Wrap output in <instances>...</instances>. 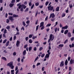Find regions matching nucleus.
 Instances as JSON below:
<instances>
[{
  "instance_id": "45",
  "label": "nucleus",
  "mask_w": 74,
  "mask_h": 74,
  "mask_svg": "<svg viewBox=\"0 0 74 74\" xmlns=\"http://www.w3.org/2000/svg\"><path fill=\"white\" fill-rule=\"evenodd\" d=\"M9 22H10V21H9V19H7L6 20V23H9Z\"/></svg>"
},
{
  "instance_id": "53",
  "label": "nucleus",
  "mask_w": 74,
  "mask_h": 74,
  "mask_svg": "<svg viewBox=\"0 0 74 74\" xmlns=\"http://www.w3.org/2000/svg\"><path fill=\"white\" fill-rule=\"evenodd\" d=\"M39 65H40V63H38L36 64V66H39Z\"/></svg>"
},
{
  "instance_id": "9",
  "label": "nucleus",
  "mask_w": 74,
  "mask_h": 74,
  "mask_svg": "<svg viewBox=\"0 0 74 74\" xmlns=\"http://www.w3.org/2000/svg\"><path fill=\"white\" fill-rule=\"evenodd\" d=\"M50 16H51V18H55V14H54V13H53L52 14H50Z\"/></svg>"
},
{
  "instance_id": "50",
  "label": "nucleus",
  "mask_w": 74,
  "mask_h": 74,
  "mask_svg": "<svg viewBox=\"0 0 74 74\" xmlns=\"http://www.w3.org/2000/svg\"><path fill=\"white\" fill-rule=\"evenodd\" d=\"M19 72V70H17L15 74H17Z\"/></svg>"
},
{
  "instance_id": "41",
  "label": "nucleus",
  "mask_w": 74,
  "mask_h": 74,
  "mask_svg": "<svg viewBox=\"0 0 74 74\" xmlns=\"http://www.w3.org/2000/svg\"><path fill=\"white\" fill-rule=\"evenodd\" d=\"M44 56H45V54L44 53L42 54L41 56V57L42 58H44Z\"/></svg>"
},
{
  "instance_id": "1",
  "label": "nucleus",
  "mask_w": 74,
  "mask_h": 74,
  "mask_svg": "<svg viewBox=\"0 0 74 74\" xmlns=\"http://www.w3.org/2000/svg\"><path fill=\"white\" fill-rule=\"evenodd\" d=\"M7 66H9L10 67H11V69H14V66L13 65V62H10L8 63Z\"/></svg>"
},
{
  "instance_id": "61",
  "label": "nucleus",
  "mask_w": 74,
  "mask_h": 74,
  "mask_svg": "<svg viewBox=\"0 0 74 74\" xmlns=\"http://www.w3.org/2000/svg\"><path fill=\"white\" fill-rule=\"evenodd\" d=\"M48 48H49V50H49V51H50V49H51V46H49Z\"/></svg>"
},
{
  "instance_id": "39",
  "label": "nucleus",
  "mask_w": 74,
  "mask_h": 74,
  "mask_svg": "<svg viewBox=\"0 0 74 74\" xmlns=\"http://www.w3.org/2000/svg\"><path fill=\"white\" fill-rule=\"evenodd\" d=\"M20 60H21V58H18L17 60L18 62H20Z\"/></svg>"
},
{
  "instance_id": "25",
  "label": "nucleus",
  "mask_w": 74,
  "mask_h": 74,
  "mask_svg": "<svg viewBox=\"0 0 74 74\" xmlns=\"http://www.w3.org/2000/svg\"><path fill=\"white\" fill-rule=\"evenodd\" d=\"M29 42L30 44H31V43H32V42H33V41H32V39H29Z\"/></svg>"
},
{
  "instance_id": "63",
  "label": "nucleus",
  "mask_w": 74,
  "mask_h": 74,
  "mask_svg": "<svg viewBox=\"0 0 74 74\" xmlns=\"http://www.w3.org/2000/svg\"><path fill=\"white\" fill-rule=\"evenodd\" d=\"M27 4V1H25L24 3V5H26Z\"/></svg>"
},
{
  "instance_id": "31",
  "label": "nucleus",
  "mask_w": 74,
  "mask_h": 74,
  "mask_svg": "<svg viewBox=\"0 0 74 74\" xmlns=\"http://www.w3.org/2000/svg\"><path fill=\"white\" fill-rule=\"evenodd\" d=\"M32 37H33V35H32V34L29 35V38H32Z\"/></svg>"
},
{
  "instance_id": "42",
  "label": "nucleus",
  "mask_w": 74,
  "mask_h": 74,
  "mask_svg": "<svg viewBox=\"0 0 74 74\" xmlns=\"http://www.w3.org/2000/svg\"><path fill=\"white\" fill-rule=\"evenodd\" d=\"M49 3V2H48V1H47V2H46L45 3L46 5V6L48 5V4Z\"/></svg>"
},
{
  "instance_id": "34",
  "label": "nucleus",
  "mask_w": 74,
  "mask_h": 74,
  "mask_svg": "<svg viewBox=\"0 0 74 74\" xmlns=\"http://www.w3.org/2000/svg\"><path fill=\"white\" fill-rule=\"evenodd\" d=\"M38 57L37 56V57L36 58L35 60H34V62H36V60H38Z\"/></svg>"
},
{
  "instance_id": "32",
  "label": "nucleus",
  "mask_w": 74,
  "mask_h": 74,
  "mask_svg": "<svg viewBox=\"0 0 74 74\" xmlns=\"http://www.w3.org/2000/svg\"><path fill=\"white\" fill-rule=\"evenodd\" d=\"M3 33L4 34H6V33H7V29H5Z\"/></svg>"
},
{
  "instance_id": "7",
  "label": "nucleus",
  "mask_w": 74,
  "mask_h": 74,
  "mask_svg": "<svg viewBox=\"0 0 74 74\" xmlns=\"http://www.w3.org/2000/svg\"><path fill=\"white\" fill-rule=\"evenodd\" d=\"M63 66H64V62L63 61H62L60 63V67H63Z\"/></svg>"
},
{
  "instance_id": "58",
  "label": "nucleus",
  "mask_w": 74,
  "mask_h": 74,
  "mask_svg": "<svg viewBox=\"0 0 74 74\" xmlns=\"http://www.w3.org/2000/svg\"><path fill=\"white\" fill-rule=\"evenodd\" d=\"M55 18H54L53 19H52L51 20V21H52V22L54 21H55Z\"/></svg>"
},
{
  "instance_id": "51",
  "label": "nucleus",
  "mask_w": 74,
  "mask_h": 74,
  "mask_svg": "<svg viewBox=\"0 0 74 74\" xmlns=\"http://www.w3.org/2000/svg\"><path fill=\"white\" fill-rule=\"evenodd\" d=\"M34 50L35 51H37V48L36 47H34Z\"/></svg>"
},
{
  "instance_id": "49",
  "label": "nucleus",
  "mask_w": 74,
  "mask_h": 74,
  "mask_svg": "<svg viewBox=\"0 0 74 74\" xmlns=\"http://www.w3.org/2000/svg\"><path fill=\"white\" fill-rule=\"evenodd\" d=\"M3 37H4L5 38H6V36H5V34H3Z\"/></svg>"
},
{
  "instance_id": "30",
  "label": "nucleus",
  "mask_w": 74,
  "mask_h": 74,
  "mask_svg": "<svg viewBox=\"0 0 74 74\" xmlns=\"http://www.w3.org/2000/svg\"><path fill=\"white\" fill-rule=\"evenodd\" d=\"M67 42H68V39H66L64 43L65 44H66Z\"/></svg>"
},
{
  "instance_id": "56",
  "label": "nucleus",
  "mask_w": 74,
  "mask_h": 74,
  "mask_svg": "<svg viewBox=\"0 0 74 74\" xmlns=\"http://www.w3.org/2000/svg\"><path fill=\"white\" fill-rule=\"evenodd\" d=\"M66 15V14H63L62 15V17H64V16H65Z\"/></svg>"
},
{
  "instance_id": "27",
  "label": "nucleus",
  "mask_w": 74,
  "mask_h": 74,
  "mask_svg": "<svg viewBox=\"0 0 74 74\" xmlns=\"http://www.w3.org/2000/svg\"><path fill=\"white\" fill-rule=\"evenodd\" d=\"M38 27H39V25H38L36 27V31H37L38 29Z\"/></svg>"
},
{
  "instance_id": "55",
  "label": "nucleus",
  "mask_w": 74,
  "mask_h": 74,
  "mask_svg": "<svg viewBox=\"0 0 74 74\" xmlns=\"http://www.w3.org/2000/svg\"><path fill=\"white\" fill-rule=\"evenodd\" d=\"M29 6H30L32 5V3L31 2H30L29 3Z\"/></svg>"
},
{
  "instance_id": "10",
  "label": "nucleus",
  "mask_w": 74,
  "mask_h": 74,
  "mask_svg": "<svg viewBox=\"0 0 74 74\" xmlns=\"http://www.w3.org/2000/svg\"><path fill=\"white\" fill-rule=\"evenodd\" d=\"M23 53L24 56H25V55L26 54V50H25L23 51Z\"/></svg>"
},
{
  "instance_id": "47",
  "label": "nucleus",
  "mask_w": 74,
  "mask_h": 74,
  "mask_svg": "<svg viewBox=\"0 0 74 74\" xmlns=\"http://www.w3.org/2000/svg\"><path fill=\"white\" fill-rule=\"evenodd\" d=\"M18 67L17 66L15 68V71H16L17 70H18Z\"/></svg>"
},
{
  "instance_id": "26",
  "label": "nucleus",
  "mask_w": 74,
  "mask_h": 74,
  "mask_svg": "<svg viewBox=\"0 0 74 74\" xmlns=\"http://www.w3.org/2000/svg\"><path fill=\"white\" fill-rule=\"evenodd\" d=\"M29 11V8H27L25 10V12H27Z\"/></svg>"
},
{
  "instance_id": "33",
  "label": "nucleus",
  "mask_w": 74,
  "mask_h": 74,
  "mask_svg": "<svg viewBox=\"0 0 74 74\" xmlns=\"http://www.w3.org/2000/svg\"><path fill=\"white\" fill-rule=\"evenodd\" d=\"M58 30V27L55 28L54 29V31L55 32H56Z\"/></svg>"
},
{
  "instance_id": "36",
  "label": "nucleus",
  "mask_w": 74,
  "mask_h": 74,
  "mask_svg": "<svg viewBox=\"0 0 74 74\" xmlns=\"http://www.w3.org/2000/svg\"><path fill=\"white\" fill-rule=\"evenodd\" d=\"M39 5V3L38 2L36 3L35 4V5L36 6H38Z\"/></svg>"
},
{
  "instance_id": "6",
  "label": "nucleus",
  "mask_w": 74,
  "mask_h": 74,
  "mask_svg": "<svg viewBox=\"0 0 74 74\" xmlns=\"http://www.w3.org/2000/svg\"><path fill=\"white\" fill-rule=\"evenodd\" d=\"M20 44V42L19 41V40H17L16 42V46L17 47H18V46L19 45V44Z\"/></svg>"
},
{
  "instance_id": "11",
  "label": "nucleus",
  "mask_w": 74,
  "mask_h": 74,
  "mask_svg": "<svg viewBox=\"0 0 74 74\" xmlns=\"http://www.w3.org/2000/svg\"><path fill=\"white\" fill-rule=\"evenodd\" d=\"M44 22H42L40 23V27H42V26H44Z\"/></svg>"
},
{
  "instance_id": "38",
  "label": "nucleus",
  "mask_w": 74,
  "mask_h": 74,
  "mask_svg": "<svg viewBox=\"0 0 74 74\" xmlns=\"http://www.w3.org/2000/svg\"><path fill=\"white\" fill-rule=\"evenodd\" d=\"M22 6V5H20L18 6V8L19 9H21V7Z\"/></svg>"
},
{
  "instance_id": "54",
  "label": "nucleus",
  "mask_w": 74,
  "mask_h": 74,
  "mask_svg": "<svg viewBox=\"0 0 74 74\" xmlns=\"http://www.w3.org/2000/svg\"><path fill=\"white\" fill-rule=\"evenodd\" d=\"M26 23L27 24H28V23H30V21H29V20L27 21H26Z\"/></svg>"
},
{
  "instance_id": "37",
  "label": "nucleus",
  "mask_w": 74,
  "mask_h": 74,
  "mask_svg": "<svg viewBox=\"0 0 74 74\" xmlns=\"http://www.w3.org/2000/svg\"><path fill=\"white\" fill-rule=\"evenodd\" d=\"M15 3V0H12L11 3Z\"/></svg>"
},
{
  "instance_id": "28",
  "label": "nucleus",
  "mask_w": 74,
  "mask_h": 74,
  "mask_svg": "<svg viewBox=\"0 0 74 74\" xmlns=\"http://www.w3.org/2000/svg\"><path fill=\"white\" fill-rule=\"evenodd\" d=\"M59 47H63L64 46L63 44H60L59 45Z\"/></svg>"
},
{
  "instance_id": "62",
  "label": "nucleus",
  "mask_w": 74,
  "mask_h": 74,
  "mask_svg": "<svg viewBox=\"0 0 74 74\" xmlns=\"http://www.w3.org/2000/svg\"><path fill=\"white\" fill-rule=\"evenodd\" d=\"M39 8H40L41 9V8H42V7H43V5H40L39 6Z\"/></svg>"
},
{
  "instance_id": "40",
  "label": "nucleus",
  "mask_w": 74,
  "mask_h": 74,
  "mask_svg": "<svg viewBox=\"0 0 74 74\" xmlns=\"http://www.w3.org/2000/svg\"><path fill=\"white\" fill-rule=\"evenodd\" d=\"M38 12V11H36V14H35L36 17L37 16V15Z\"/></svg>"
},
{
  "instance_id": "5",
  "label": "nucleus",
  "mask_w": 74,
  "mask_h": 74,
  "mask_svg": "<svg viewBox=\"0 0 74 74\" xmlns=\"http://www.w3.org/2000/svg\"><path fill=\"white\" fill-rule=\"evenodd\" d=\"M9 19L10 20H11V21L13 22L14 21V19L13 18V17L12 16H10L9 17Z\"/></svg>"
},
{
  "instance_id": "52",
  "label": "nucleus",
  "mask_w": 74,
  "mask_h": 74,
  "mask_svg": "<svg viewBox=\"0 0 74 74\" xmlns=\"http://www.w3.org/2000/svg\"><path fill=\"white\" fill-rule=\"evenodd\" d=\"M43 49V48H42V47H41L39 48V51H41V50H42V49Z\"/></svg>"
},
{
  "instance_id": "8",
  "label": "nucleus",
  "mask_w": 74,
  "mask_h": 74,
  "mask_svg": "<svg viewBox=\"0 0 74 74\" xmlns=\"http://www.w3.org/2000/svg\"><path fill=\"white\" fill-rule=\"evenodd\" d=\"M68 28V26L66 25V26L64 27H62V29H67Z\"/></svg>"
},
{
  "instance_id": "59",
  "label": "nucleus",
  "mask_w": 74,
  "mask_h": 74,
  "mask_svg": "<svg viewBox=\"0 0 74 74\" xmlns=\"http://www.w3.org/2000/svg\"><path fill=\"white\" fill-rule=\"evenodd\" d=\"M20 11L22 12L23 11V8H22L21 9Z\"/></svg>"
},
{
  "instance_id": "16",
  "label": "nucleus",
  "mask_w": 74,
  "mask_h": 74,
  "mask_svg": "<svg viewBox=\"0 0 74 74\" xmlns=\"http://www.w3.org/2000/svg\"><path fill=\"white\" fill-rule=\"evenodd\" d=\"M69 32V31L68 30L66 29V30L64 32V34H67V33Z\"/></svg>"
},
{
  "instance_id": "17",
  "label": "nucleus",
  "mask_w": 74,
  "mask_h": 74,
  "mask_svg": "<svg viewBox=\"0 0 74 74\" xmlns=\"http://www.w3.org/2000/svg\"><path fill=\"white\" fill-rule=\"evenodd\" d=\"M68 35L69 37H71V33L70 32H68Z\"/></svg>"
},
{
  "instance_id": "3",
  "label": "nucleus",
  "mask_w": 74,
  "mask_h": 74,
  "mask_svg": "<svg viewBox=\"0 0 74 74\" xmlns=\"http://www.w3.org/2000/svg\"><path fill=\"white\" fill-rule=\"evenodd\" d=\"M47 52L48 53L46 54L45 58H49V55L51 54V52H49V50H48L47 51Z\"/></svg>"
},
{
  "instance_id": "14",
  "label": "nucleus",
  "mask_w": 74,
  "mask_h": 74,
  "mask_svg": "<svg viewBox=\"0 0 74 74\" xmlns=\"http://www.w3.org/2000/svg\"><path fill=\"white\" fill-rule=\"evenodd\" d=\"M59 7H57L55 9V11H59Z\"/></svg>"
},
{
  "instance_id": "48",
  "label": "nucleus",
  "mask_w": 74,
  "mask_h": 74,
  "mask_svg": "<svg viewBox=\"0 0 74 74\" xmlns=\"http://www.w3.org/2000/svg\"><path fill=\"white\" fill-rule=\"evenodd\" d=\"M34 4H33L32 6L31 7V9H33V8L34 7Z\"/></svg>"
},
{
  "instance_id": "60",
  "label": "nucleus",
  "mask_w": 74,
  "mask_h": 74,
  "mask_svg": "<svg viewBox=\"0 0 74 74\" xmlns=\"http://www.w3.org/2000/svg\"><path fill=\"white\" fill-rule=\"evenodd\" d=\"M28 38H29V37H26L25 38L26 41H27V40H28Z\"/></svg>"
},
{
  "instance_id": "4",
  "label": "nucleus",
  "mask_w": 74,
  "mask_h": 74,
  "mask_svg": "<svg viewBox=\"0 0 74 74\" xmlns=\"http://www.w3.org/2000/svg\"><path fill=\"white\" fill-rule=\"evenodd\" d=\"M47 8L49 11H52L53 9V7L52 6V5H51L48 6Z\"/></svg>"
},
{
  "instance_id": "19",
  "label": "nucleus",
  "mask_w": 74,
  "mask_h": 74,
  "mask_svg": "<svg viewBox=\"0 0 74 74\" xmlns=\"http://www.w3.org/2000/svg\"><path fill=\"white\" fill-rule=\"evenodd\" d=\"M67 63H68V61L67 60H66L65 61V64L66 65V66H67Z\"/></svg>"
},
{
  "instance_id": "22",
  "label": "nucleus",
  "mask_w": 74,
  "mask_h": 74,
  "mask_svg": "<svg viewBox=\"0 0 74 74\" xmlns=\"http://www.w3.org/2000/svg\"><path fill=\"white\" fill-rule=\"evenodd\" d=\"M73 5H72V4H69L70 8H73Z\"/></svg>"
},
{
  "instance_id": "64",
  "label": "nucleus",
  "mask_w": 74,
  "mask_h": 74,
  "mask_svg": "<svg viewBox=\"0 0 74 74\" xmlns=\"http://www.w3.org/2000/svg\"><path fill=\"white\" fill-rule=\"evenodd\" d=\"M48 16H47L45 18V21H47L48 19Z\"/></svg>"
},
{
  "instance_id": "15",
  "label": "nucleus",
  "mask_w": 74,
  "mask_h": 74,
  "mask_svg": "<svg viewBox=\"0 0 74 74\" xmlns=\"http://www.w3.org/2000/svg\"><path fill=\"white\" fill-rule=\"evenodd\" d=\"M6 29H8V31H10V26H8L6 27Z\"/></svg>"
},
{
  "instance_id": "18",
  "label": "nucleus",
  "mask_w": 74,
  "mask_h": 74,
  "mask_svg": "<svg viewBox=\"0 0 74 74\" xmlns=\"http://www.w3.org/2000/svg\"><path fill=\"white\" fill-rule=\"evenodd\" d=\"M14 5V4L10 3L9 5V6L10 7H12Z\"/></svg>"
},
{
  "instance_id": "46",
  "label": "nucleus",
  "mask_w": 74,
  "mask_h": 74,
  "mask_svg": "<svg viewBox=\"0 0 74 74\" xmlns=\"http://www.w3.org/2000/svg\"><path fill=\"white\" fill-rule=\"evenodd\" d=\"M45 27L44 26H42V27L41 28V30H43L44 29Z\"/></svg>"
},
{
  "instance_id": "20",
  "label": "nucleus",
  "mask_w": 74,
  "mask_h": 74,
  "mask_svg": "<svg viewBox=\"0 0 74 74\" xmlns=\"http://www.w3.org/2000/svg\"><path fill=\"white\" fill-rule=\"evenodd\" d=\"M22 6L23 7V9H25V8H26V6L23 4L22 5Z\"/></svg>"
},
{
  "instance_id": "2",
  "label": "nucleus",
  "mask_w": 74,
  "mask_h": 74,
  "mask_svg": "<svg viewBox=\"0 0 74 74\" xmlns=\"http://www.w3.org/2000/svg\"><path fill=\"white\" fill-rule=\"evenodd\" d=\"M54 37H53V35L52 34H51L49 36V39L48 42H49L51 41H52L54 39Z\"/></svg>"
},
{
  "instance_id": "43",
  "label": "nucleus",
  "mask_w": 74,
  "mask_h": 74,
  "mask_svg": "<svg viewBox=\"0 0 74 74\" xmlns=\"http://www.w3.org/2000/svg\"><path fill=\"white\" fill-rule=\"evenodd\" d=\"M6 41H7V39H5L3 42V44H5V42H6Z\"/></svg>"
},
{
  "instance_id": "57",
  "label": "nucleus",
  "mask_w": 74,
  "mask_h": 74,
  "mask_svg": "<svg viewBox=\"0 0 74 74\" xmlns=\"http://www.w3.org/2000/svg\"><path fill=\"white\" fill-rule=\"evenodd\" d=\"M16 55V52H14L13 53V55H14V56H15V55Z\"/></svg>"
},
{
  "instance_id": "44",
  "label": "nucleus",
  "mask_w": 74,
  "mask_h": 74,
  "mask_svg": "<svg viewBox=\"0 0 74 74\" xmlns=\"http://www.w3.org/2000/svg\"><path fill=\"white\" fill-rule=\"evenodd\" d=\"M74 40V37H72L71 38V41H73Z\"/></svg>"
},
{
  "instance_id": "35",
  "label": "nucleus",
  "mask_w": 74,
  "mask_h": 74,
  "mask_svg": "<svg viewBox=\"0 0 74 74\" xmlns=\"http://www.w3.org/2000/svg\"><path fill=\"white\" fill-rule=\"evenodd\" d=\"M23 26H26V23H25V22L24 21L23 22Z\"/></svg>"
},
{
  "instance_id": "29",
  "label": "nucleus",
  "mask_w": 74,
  "mask_h": 74,
  "mask_svg": "<svg viewBox=\"0 0 74 74\" xmlns=\"http://www.w3.org/2000/svg\"><path fill=\"white\" fill-rule=\"evenodd\" d=\"M32 47H29V51H31V50H32Z\"/></svg>"
},
{
  "instance_id": "13",
  "label": "nucleus",
  "mask_w": 74,
  "mask_h": 74,
  "mask_svg": "<svg viewBox=\"0 0 74 74\" xmlns=\"http://www.w3.org/2000/svg\"><path fill=\"white\" fill-rule=\"evenodd\" d=\"M69 46L71 48V47L73 48L74 47V44L73 43H72V45H70Z\"/></svg>"
},
{
  "instance_id": "21",
  "label": "nucleus",
  "mask_w": 74,
  "mask_h": 74,
  "mask_svg": "<svg viewBox=\"0 0 74 74\" xmlns=\"http://www.w3.org/2000/svg\"><path fill=\"white\" fill-rule=\"evenodd\" d=\"M9 43H10V41H8L7 42L6 44V47H7L8 45H9Z\"/></svg>"
},
{
  "instance_id": "23",
  "label": "nucleus",
  "mask_w": 74,
  "mask_h": 74,
  "mask_svg": "<svg viewBox=\"0 0 74 74\" xmlns=\"http://www.w3.org/2000/svg\"><path fill=\"white\" fill-rule=\"evenodd\" d=\"M51 25V24L49 23L46 26V27H49V26H50Z\"/></svg>"
},
{
  "instance_id": "24",
  "label": "nucleus",
  "mask_w": 74,
  "mask_h": 74,
  "mask_svg": "<svg viewBox=\"0 0 74 74\" xmlns=\"http://www.w3.org/2000/svg\"><path fill=\"white\" fill-rule=\"evenodd\" d=\"M2 59H3V60H5V61H6V60H7V59H6V58H5V57H3L2 58Z\"/></svg>"
},
{
  "instance_id": "12",
  "label": "nucleus",
  "mask_w": 74,
  "mask_h": 74,
  "mask_svg": "<svg viewBox=\"0 0 74 74\" xmlns=\"http://www.w3.org/2000/svg\"><path fill=\"white\" fill-rule=\"evenodd\" d=\"M13 18H16L17 17H18V15L15 14H14L13 15Z\"/></svg>"
}]
</instances>
